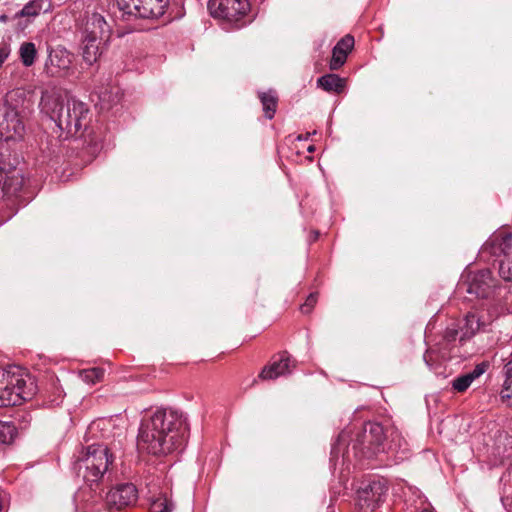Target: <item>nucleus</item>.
I'll return each mask as SVG.
<instances>
[{
	"label": "nucleus",
	"instance_id": "nucleus-37",
	"mask_svg": "<svg viewBox=\"0 0 512 512\" xmlns=\"http://www.w3.org/2000/svg\"><path fill=\"white\" fill-rule=\"evenodd\" d=\"M308 151H310V152H311V151H313V147H312V146H310V147L308 148Z\"/></svg>",
	"mask_w": 512,
	"mask_h": 512
},
{
	"label": "nucleus",
	"instance_id": "nucleus-5",
	"mask_svg": "<svg viewBox=\"0 0 512 512\" xmlns=\"http://www.w3.org/2000/svg\"><path fill=\"white\" fill-rule=\"evenodd\" d=\"M108 37L109 27L104 17L93 13L87 19L82 33L81 55L88 66H92L99 60Z\"/></svg>",
	"mask_w": 512,
	"mask_h": 512
},
{
	"label": "nucleus",
	"instance_id": "nucleus-1",
	"mask_svg": "<svg viewBox=\"0 0 512 512\" xmlns=\"http://www.w3.org/2000/svg\"><path fill=\"white\" fill-rule=\"evenodd\" d=\"M187 424L181 413L172 409H157L141 421L137 448L154 456H166L181 450L187 438Z\"/></svg>",
	"mask_w": 512,
	"mask_h": 512
},
{
	"label": "nucleus",
	"instance_id": "nucleus-3",
	"mask_svg": "<svg viewBox=\"0 0 512 512\" xmlns=\"http://www.w3.org/2000/svg\"><path fill=\"white\" fill-rule=\"evenodd\" d=\"M35 391L34 382L24 369L0 368V407L20 405L31 399Z\"/></svg>",
	"mask_w": 512,
	"mask_h": 512
},
{
	"label": "nucleus",
	"instance_id": "nucleus-27",
	"mask_svg": "<svg viewBox=\"0 0 512 512\" xmlns=\"http://www.w3.org/2000/svg\"><path fill=\"white\" fill-rule=\"evenodd\" d=\"M16 435V427L5 421H0V444L11 443Z\"/></svg>",
	"mask_w": 512,
	"mask_h": 512
},
{
	"label": "nucleus",
	"instance_id": "nucleus-22",
	"mask_svg": "<svg viewBox=\"0 0 512 512\" xmlns=\"http://www.w3.org/2000/svg\"><path fill=\"white\" fill-rule=\"evenodd\" d=\"M50 5L45 6V0H31L17 13L18 17H35L41 11L47 12Z\"/></svg>",
	"mask_w": 512,
	"mask_h": 512
},
{
	"label": "nucleus",
	"instance_id": "nucleus-19",
	"mask_svg": "<svg viewBox=\"0 0 512 512\" xmlns=\"http://www.w3.org/2000/svg\"><path fill=\"white\" fill-rule=\"evenodd\" d=\"M486 367L487 365L485 363H481L476 365L471 372L456 377L451 382L452 388L459 393L465 392L473 381L485 372Z\"/></svg>",
	"mask_w": 512,
	"mask_h": 512
},
{
	"label": "nucleus",
	"instance_id": "nucleus-17",
	"mask_svg": "<svg viewBox=\"0 0 512 512\" xmlns=\"http://www.w3.org/2000/svg\"><path fill=\"white\" fill-rule=\"evenodd\" d=\"M294 364L287 353H282L275 357L272 362L263 368L259 377L264 380L276 379L279 376L286 375L291 372Z\"/></svg>",
	"mask_w": 512,
	"mask_h": 512
},
{
	"label": "nucleus",
	"instance_id": "nucleus-11",
	"mask_svg": "<svg viewBox=\"0 0 512 512\" xmlns=\"http://www.w3.org/2000/svg\"><path fill=\"white\" fill-rule=\"evenodd\" d=\"M512 247V234L501 233L494 236L484 245V250H490L495 256H503L499 263V275L505 281H512V254L508 251Z\"/></svg>",
	"mask_w": 512,
	"mask_h": 512
},
{
	"label": "nucleus",
	"instance_id": "nucleus-20",
	"mask_svg": "<svg viewBox=\"0 0 512 512\" xmlns=\"http://www.w3.org/2000/svg\"><path fill=\"white\" fill-rule=\"evenodd\" d=\"M114 427L110 419H99L93 421L87 429V435L89 438H101L108 440L111 437V431Z\"/></svg>",
	"mask_w": 512,
	"mask_h": 512
},
{
	"label": "nucleus",
	"instance_id": "nucleus-35",
	"mask_svg": "<svg viewBox=\"0 0 512 512\" xmlns=\"http://www.w3.org/2000/svg\"><path fill=\"white\" fill-rule=\"evenodd\" d=\"M424 360H425V362H426L428 365H430V364H429V362H428V359H427L426 355L424 356Z\"/></svg>",
	"mask_w": 512,
	"mask_h": 512
},
{
	"label": "nucleus",
	"instance_id": "nucleus-6",
	"mask_svg": "<svg viewBox=\"0 0 512 512\" xmlns=\"http://www.w3.org/2000/svg\"><path fill=\"white\" fill-rule=\"evenodd\" d=\"M113 462V455L106 443H93L77 460V469L90 485L98 484Z\"/></svg>",
	"mask_w": 512,
	"mask_h": 512
},
{
	"label": "nucleus",
	"instance_id": "nucleus-9",
	"mask_svg": "<svg viewBox=\"0 0 512 512\" xmlns=\"http://www.w3.org/2000/svg\"><path fill=\"white\" fill-rule=\"evenodd\" d=\"M501 313L500 308H489L482 305L468 312L460 327V341L472 338L477 332L492 323Z\"/></svg>",
	"mask_w": 512,
	"mask_h": 512
},
{
	"label": "nucleus",
	"instance_id": "nucleus-34",
	"mask_svg": "<svg viewBox=\"0 0 512 512\" xmlns=\"http://www.w3.org/2000/svg\"><path fill=\"white\" fill-rule=\"evenodd\" d=\"M7 20H8V16L7 15L3 14V15L0 16V22L5 23V22H7Z\"/></svg>",
	"mask_w": 512,
	"mask_h": 512
},
{
	"label": "nucleus",
	"instance_id": "nucleus-14",
	"mask_svg": "<svg viewBox=\"0 0 512 512\" xmlns=\"http://www.w3.org/2000/svg\"><path fill=\"white\" fill-rule=\"evenodd\" d=\"M137 501V489L131 483L120 484L111 489L106 495V502L110 508L121 510L133 505Z\"/></svg>",
	"mask_w": 512,
	"mask_h": 512
},
{
	"label": "nucleus",
	"instance_id": "nucleus-36",
	"mask_svg": "<svg viewBox=\"0 0 512 512\" xmlns=\"http://www.w3.org/2000/svg\"><path fill=\"white\" fill-rule=\"evenodd\" d=\"M422 512H434V511L429 510V509H425V510H423Z\"/></svg>",
	"mask_w": 512,
	"mask_h": 512
},
{
	"label": "nucleus",
	"instance_id": "nucleus-28",
	"mask_svg": "<svg viewBox=\"0 0 512 512\" xmlns=\"http://www.w3.org/2000/svg\"><path fill=\"white\" fill-rule=\"evenodd\" d=\"M348 437H349V434L346 431H343L339 434L337 443L332 447L331 455L333 458L338 455V453L340 452L341 446H344L346 444Z\"/></svg>",
	"mask_w": 512,
	"mask_h": 512
},
{
	"label": "nucleus",
	"instance_id": "nucleus-10",
	"mask_svg": "<svg viewBox=\"0 0 512 512\" xmlns=\"http://www.w3.org/2000/svg\"><path fill=\"white\" fill-rule=\"evenodd\" d=\"M208 10L212 17L228 23H238L250 10L248 0H209Z\"/></svg>",
	"mask_w": 512,
	"mask_h": 512
},
{
	"label": "nucleus",
	"instance_id": "nucleus-21",
	"mask_svg": "<svg viewBox=\"0 0 512 512\" xmlns=\"http://www.w3.org/2000/svg\"><path fill=\"white\" fill-rule=\"evenodd\" d=\"M318 86L327 92L341 93L345 87V80L336 74H326L317 80Z\"/></svg>",
	"mask_w": 512,
	"mask_h": 512
},
{
	"label": "nucleus",
	"instance_id": "nucleus-12",
	"mask_svg": "<svg viewBox=\"0 0 512 512\" xmlns=\"http://www.w3.org/2000/svg\"><path fill=\"white\" fill-rule=\"evenodd\" d=\"M72 55L63 47L49 49L44 65L45 73L50 77H66L72 72Z\"/></svg>",
	"mask_w": 512,
	"mask_h": 512
},
{
	"label": "nucleus",
	"instance_id": "nucleus-29",
	"mask_svg": "<svg viewBox=\"0 0 512 512\" xmlns=\"http://www.w3.org/2000/svg\"><path fill=\"white\" fill-rule=\"evenodd\" d=\"M501 397L512 407V380L504 381L501 390Z\"/></svg>",
	"mask_w": 512,
	"mask_h": 512
},
{
	"label": "nucleus",
	"instance_id": "nucleus-31",
	"mask_svg": "<svg viewBox=\"0 0 512 512\" xmlns=\"http://www.w3.org/2000/svg\"><path fill=\"white\" fill-rule=\"evenodd\" d=\"M11 54V46L6 42L0 43V68Z\"/></svg>",
	"mask_w": 512,
	"mask_h": 512
},
{
	"label": "nucleus",
	"instance_id": "nucleus-4",
	"mask_svg": "<svg viewBox=\"0 0 512 512\" xmlns=\"http://www.w3.org/2000/svg\"><path fill=\"white\" fill-rule=\"evenodd\" d=\"M467 292L487 301L489 308L504 311L508 288L499 283L489 269L472 272L468 275Z\"/></svg>",
	"mask_w": 512,
	"mask_h": 512
},
{
	"label": "nucleus",
	"instance_id": "nucleus-23",
	"mask_svg": "<svg viewBox=\"0 0 512 512\" xmlns=\"http://www.w3.org/2000/svg\"><path fill=\"white\" fill-rule=\"evenodd\" d=\"M259 98L263 105L265 116L268 119H272L276 112L277 107V95L274 91L262 92L259 94Z\"/></svg>",
	"mask_w": 512,
	"mask_h": 512
},
{
	"label": "nucleus",
	"instance_id": "nucleus-26",
	"mask_svg": "<svg viewBox=\"0 0 512 512\" xmlns=\"http://www.w3.org/2000/svg\"><path fill=\"white\" fill-rule=\"evenodd\" d=\"M79 375L84 382L93 385L102 380L104 376V370L95 367L91 369L82 370L80 371Z\"/></svg>",
	"mask_w": 512,
	"mask_h": 512
},
{
	"label": "nucleus",
	"instance_id": "nucleus-16",
	"mask_svg": "<svg viewBox=\"0 0 512 512\" xmlns=\"http://www.w3.org/2000/svg\"><path fill=\"white\" fill-rule=\"evenodd\" d=\"M23 132L24 125L15 111H6L0 116V138H20Z\"/></svg>",
	"mask_w": 512,
	"mask_h": 512
},
{
	"label": "nucleus",
	"instance_id": "nucleus-25",
	"mask_svg": "<svg viewBox=\"0 0 512 512\" xmlns=\"http://www.w3.org/2000/svg\"><path fill=\"white\" fill-rule=\"evenodd\" d=\"M173 507V503L167 494H160L151 499L149 510L150 512H171Z\"/></svg>",
	"mask_w": 512,
	"mask_h": 512
},
{
	"label": "nucleus",
	"instance_id": "nucleus-2",
	"mask_svg": "<svg viewBox=\"0 0 512 512\" xmlns=\"http://www.w3.org/2000/svg\"><path fill=\"white\" fill-rule=\"evenodd\" d=\"M39 107L42 113L53 120L67 135H77L88 125L87 105L57 87H48L42 92Z\"/></svg>",
	"mask_w": 512,
	"mask_h": 512
},
{
	"label": "nucleus",
	"instance_id": "nucleus-32",
	"mask_svg": "<svg viewBox=\"0 0 512 512\" xmlns=\"http://www.w3.org/2000/svg\"><path fill=\"white\" fill-rule=\"evenodd\" d=\"M504 381H512V353L506 359V362L503 367Z\"/></svg>",
	"mask_w": 512,
	"mask_h": 512
},
{
	"label": "nucleus",
	"instance_id": "nucleus-13",
	"mask_svg": "<svg viewBox=\"0 0 512 512\" xmlns=\"http://www.w3.org/2000/svg\"><path fill=\"white\" fill-rule=\"evenodd\" d=\"M388 492L385 480H372L357 491V502L361 509L373 511L382 502Z\"/></svg>",
	"mask_w": 512,
	"mask_h": 512
},
{
	"label": "nucleus",
	"instance_id": "nucleus-8",
	"mask_svg": "<svg viewBox=\"0 0 512 512\" xmlns=\"http://www.w3.org/2000/svg\"><path fill=\"white\" fill-rule=\"evenodd\" d=\"M168 3L169 0H117V6L127 20L159 18L165 13Z\"/></svg>",
	"mask_w": 512,
	"mask_h": 512
},
{
	"label": "nucleus",
	"instance_id": "nucleus-38",
	"mask_svg": "<svg viewBox=\"0 0 512 512\" xmlns=\"http://www.w3.org/2000/svg\"><path fill=\"white\" fill-rule=\"evenodd\" d=\"M0 195L3 197L4 195H2V193L0 192Z\"/></svg>",
	"mask_w": 512,
	"mask_h": 512
},
{
	"label": "nucleus",
	"instance_id": "nucleus-24",
	"mask_svg": "<svg viewBox=\"0 0 512 512\" xmlns=\"http://www.w3.org/2000/svg\"><path fill=\"white\" fill-rule=\"evenodd\" d=\"M19 56L25 67L32 66L37 56L35 44L32 42H23L19 48Z\"/></svg>",
	"mask_w": 512,
	"mask_h": 512
},
{
	"label": "nucleus",
	"instance_id": "nucleus-33",
	"mask_svg": "<svg viewBox=\"0 0 512 512\" xmlns=\"http://www.w3.org/2000/svg\"><path fill=\"white\" fill-rule=\"evenodd\" d=\"M459 333H460V331L455 329V328H447L446 331H445L444 338L445 339H449V340H453V339L457 338Z\"/></svg>",
	"mask_w": 512,
	"mask_h": 512
},
{
	"label": "nucleus",
	"instance_id": "nucleus-7",
	"mask_svg": "<svg viewBox=\"0 0 512 512\" xmlns=\"http://www.w3.org/2000/svg\"><path fill=\"white\" fill-rule=\"evenodd\" d=\"M384 439L385 432L381 424L366 423L356 432L355 438L348 445L347 458H349L350 446L357 457L372 458L378 453L385 452Z\"/></svg>",
	"mask_w": 512,
	"mask_h": 512
},
{
	"label": "nucleus",
	"instance_id": "nucleus-18",
	"mask_svg": "<svg viewBox=\"0 0 512 512\" xmlns=\"http://www.w3.org/2000/svg\"><path fill=\"white\" fill-rule=\"evenodd\" d=\"M354 47V38L351 35H345L338 41L332 50V57L329 63L331 70H338L347 60L348 53Z\"/></svg>",
	"mask_w": 512,
	"mask_h": 512
},
{
	"label": "nucleus",
	"instance_id": "nucleus-30",
	"mask_svg": "<svg viewBox=\"0 0 512 512\" xmlns=\"http://www.w3.org/2000/svg\"><path fill=\"white\" fill-rule=\"evenodd\" d=\"M316 302H317V294L311 293L307 297L305 303L303 305H301V308H300L301 312L303 314H309L312 311L313 307L315 306Z\"/></svg>",
	"mask_w": 512,
	"mask_h": 512
},
{
	"label": "nucleus",
	"instance_id": "nucleus-15",
	"mask_svg": "<svg viewBox=\"0 0 512 512\" xmlns=\"http://www.w3.org/2000/svg\"><path fill=\"white\" fill-rule=\"evenodd\" d=\"M23 178L16 167L0 163V192L2 195H12L21 189Z\"/></svg>",
	"mask_w": 512,
	"mask_h": 512
}]
</instances>
